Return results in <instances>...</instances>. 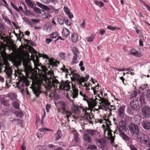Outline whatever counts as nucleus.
Returning a JSON list of instances; mask_svg holds the SVG:
<instances>
[{
  "instance_id": "40",
  "label": "nucleus",
  "mask_w": 150,
  "mask_h": 150,
  "mask_svg": "<svg viewBox=\"0 0 150 150\" xmlns=\"http://www.w3.org/2000/svg\"><path fill=\"white\" fill-rule=\"evenodd\" d=\"M63 72H64L66 73V76L67 77V75H69V72L68 71V69L66 68L64 66V67L63 68L61 69Z\"/></svg>"
},
{
  "instance_id": "3",
  "label": "nucleus",
  "mask_w": 150,
  "mask_h": 150,
  "mask_svg": "<svg viewBox=\"0 0 150 150\" xmlns=\"http://www.w3.org/2000/svg\"><path fill=\"white\" fill-rule=\"evenodd\" d=\"M16 84L18 88H20V85L22 87H23L25 86H29L30 82L26 77L23 76L20 77L19 81L16 83Z\"/></svg>"
},
{
  "instance_id": "41",
  "label": "nucleus",
  "mask_w": 150,
  "mask_h": 150,
  "mask_svg": "<svg viewBox=\"0 0 150 150\" xmlns=\"http://www.w3.org/2000/svg\"><path fill=\"white\" fill-rule=\"evenodd\" d=\"M107 28L111 30H114L116 29H120V28L113 27L111 25H109L107 27Z\"/></svg>"
},
{
  "instance_id": "10",
  "label": "nucleus",
  "mask_w": 150,
  "mask_h": 150,
  "mask_svg": "<svg viewBox=\"0 0 150 150\" xmlns=\"http://www.w3.org/2000/svg\"><path fill=\"white\" fill-rule=\"evenodd\" d=\"M6 45L3 42L0 41V58H4L7 54L6 52Z\"/></svg>"
},
{
  "instance_id": "45",
  "label": "nucleus",
  "mask_w": 150,
  "mask_h": 150,
  "mask_svg": "<svg viewBox=\"0 0 150 150\" xmlns=\"http://www.w3.org/2000/svg\"><path fill=\"white\" fill-rule=\"evenodd\" d=\"M42 16L44 18H49L50 17H51V16L47 13H43L42 14Z\"/></svg>"
},
{
  "instance_id": "31",
  "label": "nucleus",
  "mask_w": 150,
  "mask_h": 150,
  "mask_svg": "<svg viewBox=\"0 0 150 150\" xmlns=\"http://www.w3.org/2000/svg\"><path fill=\"white\" fill-rule=\"evenodd\" d=\"M13 106L16 109H18L20 105L19 101L18 100H15L12 103Z\"/></svg>"
},
{
  "instance_id": "14",
  "label": "nucleus",
  "mask_w": 150,
  "mask_h": 150,
  "mask_svg": "<svg viewBox=\"0 0 150 150\" xmlns=\"http://www.w3.org/2000/svg\"><path fill=\"white\" fill-rule=\"evenodd\" d=\"M32 90L33 93L35 94L36 97L39 96L42 93L41 91V87L40 86L38 87L35 86H31L30 87Z\"/></svg>"
},
{
  "instance_id": "60",
  "label": "nucleus",
  "mask_w": 150,
  "mask_h": 150,
  "mask_svg": "<svg viewBox=\"0 0 150 150\" xmlns=\"http://www.w3.org/2000/svg\"><path fill=\"white\" fill-rule=\"evenodd\" d=\"M42 2L45 3L46 4H49L50 2V0H40Z\"/></svg>"
},
{
  "instance_id": "54",
  "label": "nucleus",
  "mask_w": 150,
  "mask_h": 150,
  "mask_svg": "<svg viewBox=\"0 0 150 150\" xmlns=\"http://www.w3.org/2000/svg\"><path fill=\"white\" fill-rule=\"evenodd\" d=\"M59 55L63 59H64L65 57V54L64 53L61 52L59 54Z\"/></svg>"
},
{
  "instance_id": "8",
  "label": "nucleus",
  "mask_w": 150,
  "mask_h": 150,
  "mask_svg": "<svg viewBox=\"0 0 150 150\" xmlns=\"http://www.w3.org/2000/svg\"><path fill=\"white\" fill-rule=\"evenodd\" d=\"M83 100L87 102L89 106L91 107L96 106L97 103L95 100H93V98H88V96L86 95L83 96Z\"/></svg>"
},
{
  "instance_id": "24",
  "label": "nucleus",
  "mask_w": 150,
  "mask_h": 150,
  "mask_svg": "<svg viewBox=\"0 0 150 150\" xmlns=\"http://www.w3.org/2000/svg\"><path fill=\"white\" fill-rule=\"evenodd\" d=\"M83 108L82 107H80L79 106H77L75 105L73 108L72 110L75 113L78 114L80 112L81 109H82L83 110Z\"/></svg>"
},
{
  "instance_id": "43",
  "label": "nucleus",
  "mask_w": 150,
  "mask_h": 150,
  "mask_svg": "<svg viewBox=\"0 0 150 150\" xmlns=\"http://www.w3.org/2000/svg\"><path fill=\"white\" fill-rule=\"evenodd\" d=\"M89 77V75L88 74L86 75L85 77H81L82 79L81 80L82 81H83V82H86L88 80V79Z\"/></svg>"
},
{
  "instance_id": "34",
  "label": "nucleus",
  "mask_w": 150,
  "mask_h": 150,
  "mask_svg": "<svg viewBox=\"0 0 150 150\" xmlns=\"http://www.w3.org/2000/svg\"><path fill=\"white\" fill-rule=\"evenodd\" d=\"M71 39L73 42H76L78 40V36L76 34L74 33L71 35Z\"/></svg>"
},
{
  "instance_id": "20",
  "label": "nucleus",
  "mask_w": 150,
  "mask_h": 150,
  "mask_svg": "<svg viewBox=\"0 0 150 150\" xmlns=\"http://www.w3.org/2000/svg\"><path fill=\"white\" fill-rule=\"evenodd\" d=\"M96 141L100 144V145H99V147L102 149V150H103L104 147L106 145V140L103 139H97Z\"/></svg>"
},
{
  "instance_id": "51",
  "label": "nucleus",
  "mask_w": 150,
  "mask_h": 150,
  "mask_svg": "<svg viewBox=\"0 0 150 150\" xmlns=\"http://www.w3.org/2000/svg\"><path fill=\"white\" fill-rule=\"evenodd\" d=\"M39 130L41 132H46L47 131H50V129H47L45 128H42L40 129Z\"/></svg>"
},
{
  "instance_id": "38",
  "label": "nucleus",
  "mask_w": 150,
  "mask_h": 150,
  "mask_svg": "<svg viewBox=\"0 0 150 150\" xmlns=\"http://www.w3.org/2000/svg\"><path fill=\"white\" fill-rule=\"evenodd\" d=\"M15 114L17 117H21L23 116V112L20 110L16 111L15 112Z\"/></svg>"
},
{
  "instance_id": "17",
  "label": "nucleus",
  "mask_w": 150,
  "mask_h": 150,
  "mask_svg": "<svg viewBox=\"0 0 150 150\" xmlns=\"http://www.w3.org/2000/svg\"><path fill=\"white\" fill-rule=\"evenodd\" d=\"M72 91L71 92V96L73 98H77L78 96L79 91L76 88L75 85L72 87Z\"/></svg>"
},
{
  "instance_id": "4",
  "label": "nucleus",
  "mask_w": 150,
  "mask_h": 150,
  "mask_svg": "<svg viewBox=\"0 0 150 150\" xmlns=\"http://www.w3.org/2000/svg\"><path fill=\"white\" fill-rule=\"evenodd\" d=\"M141 101L138 100L135 97L132 98L130 99V105L131 107L136 110L139 109Z\"/></svg>"
},
{
  "instance_id": "48",
  "label": "nucleus",
  "mask_w": 150,
  "mask_h": 150,
  "mask_svg": "<svg viewBox=\"0 0 150 150\" xmlns=\"http://www.w3.org/2000/svg\"><path fill=\"white\" fill-rule=\"evenodd\" d=\"M12 122H15L16 123L17 125H19L21 123V121L19 119H13L11 121Z\"/></svg>"
},
{
  "instance_id": "61",
  "label": "nucleus",
  "mask_w": 150,
  "mask_h": 150,
  "mask_svg": "<svg viewBox=\"0 0 150 150\" xmlns=\"http://www.w3.org/2000/svg\"><path fill=\"white\" fill-rule=\"evenodd\" d=\"M65 23L68 26H70L71 25V22H69L68 19L66 20L65 19Z\"/></svg>"
},
{
  "instance_id": "16",
  "label": "nucleus",
  "mask_w": 150,
  "mask_h": 150,
  "mask_svg": "<svg viewBox=\"0 0 150 150\" xmlns=\"http://www.w3.org/2000/svg\"><path fill=\"white\" fill-rule=\"evenodd\" d=\"M53 83L54 86H53V87L55 88H56L58 90H63V87L61 83V82L60 83L59 82L57 79H55Z\"/></svg>"
},
{
  "instance_id": "32",
  "label": "nucleus",
  "mask_w": 150,
  "mask_h": 150,
  "mask_svg": "<svg viewBox=\"0 0 150 150\" xmlns=\"http://www.w3.org/2000/svg\"><path fill=\"white\" fill-rule=\"evenodd\" d=\"M54 80L55 79L51 78L50 79H48L46 80V81L47 83L48 86L53 87V86H54V84H53V82Z\"/></svg>"
},
{
  "instance_id": "50",
  "label": "nucleus",
  "mask_w": 150,
  "mask_h": 150,
  "mask_svg": "<svg viewBox=\"0 0 150 150\" xmlns=\"http://www.w3.org/2000/svg\"><path fill=\"white\" fill-rule=\"evenodd\" d=\"M10 99L13 100L15 99L16 97V96L14 94H11L9 96Z\"/></svg>"
},
{
  "instance_id": "64",
  "label": "nucleus",
  "mask_w": 150,
  "mask_h": 150,
  "mask_svg": "<svg viewBox=\"0 0 150 150\" xmlns=\"http://www.w3.org/2000/svg\"><path fill=\"white\" fill-rule=\"evenodd\" d=\"M25 14L28 16L30 15L31 14V13L29 10H26L25 13L24 12Z\"/></svg>"
},
{
  "instance_id": "5",
  "label": "nucleus",
  "mask_w": 150,
  "mask_h": 150,
  "mask_svg": "<svg viewBox=\"0 0 150 150\" xmlns=\"http://www.w3.org/2000/svg\"><path fill=\"white\" fill-rule=\"evenodd\" d=\"M66 104L64 102H62L60 103V108L61 109L62 112V114L63 115H66V117L68 120L69 117L72 114V113L70 111H69L66 110Z\"/></svg>"
},
{
  "instance_id": "58",
  "label": "nucleus",
  "mask_w": 150,
  "mask_h": 150,
  "mask_svg": "<svg viewBox=\"0 0 150 150\" xmlns=\"http://www.w3.org/2000/svg\"><path fill=\"white\" fill-rule=\"evenodd\" d=\"M115 106L113 105L111 106L110 108V109L109 108H108V109L109 110L110 115H111L112 114L111 111H112V110H115Z\"/></svg>"
},
{
  "instance_id": "30",
  "label": "nucleus",
  "mask_w": 150,
  "mask_h": 150,
  "mask_svg": "<svg viewBox=\"0 0 150 150\" xmlns=\"http://www.w3.org/2000/svg\"><path fill=\"white\" fill-rule=\"evenodd\" d=\"M62 34L64 36L67 37L69 34L70 31L67 28L63 27L62 32Z\"/></svg>"
},
{
  "instance_id": "11",
  "label": "nucleus",
  "mask_w": 150,
  "mask_h": 150,
  "mask_svg": "<svg viewBox=\"0 0 150 150\" xmlns=\"http://www.w3.org/2000/svg\"><path fill=\"white\" fill-rule=\"evenodd\" d=\"M107 129L108 131L107 135L108 137H109L108 139L110 140L111 144H113L114 143L115 137L112 136V132L115 134V132L111 130L110 129V126H108Z\"/></svg>"
},
{
  "instance_id": "28",
  "label": "nucleus",
  "mask_w": 150,
  "mask_h": 150,
  "mask_svg": "<svg viewBox=\"0 0 150 150\" xmlns=\"http://www.w3.org/2000/svg\"><path fill=\"white\" fill-rule=\"evenodd\" d=\"M5 71L6 74L8 77H11L12 75V71L11 69L9 67H6L5 68Z\"/></svg>"
},
{
  "instance_id": "26",
  "label": "nucleus",
  "mask_w": 150,
  "mask_h": 150,
  "mask_svg": "<svg viewBox=\"0 0 150 150\" xmlns=\"http://www.w3.org/2000/svg\"><path fill=\"white\" fill-rule=\"evenodd\" d=\"M62 134L60 130H58L57 132L54 134L55 141L58 140L62 137Z\"/></svg>"
},
{
  "instance_id": "49",
  "label": "nucleus",
  "mask_w": 150,
  "mask_h": 150,
  "mask_svg": "<svg viewBox=\"0 0 150 150\" xmlns=\"http://www.w3.org/2000/svg\"><path fill=\"white\" fill-rule=\"evenodd\" d=\"M11 5L12 6L13 8H14L16 11L18 12L20 11L19 10L18 8L13 3L11 2L10 3Z\"/></svg>"
},
{
  "instance_id": "36",
  "label": "nucleus",
  "mask_w": 150,
  "mask_h": 150,
  "mask_svg": "<svg viewBox=\"0 0 150 150\" xmlns=\"http://www.w3.org/2000/svg\"><path fill=\"white\" fill-rule=\"evenodd\" d=\"M1 104L4 106H8L9 105L8 100L5 99H1Z\"/></svg>"
},
{
  "instance_id": "13",
  "label": "nucleus",
  "mask_w": 150,
  "mask_h": 150,
  "mask_svg": "<svg viewBox=\"0 0 150 150\" xmlns=\"http://www.w3.org/2000/svg\"><path fill=\"white\" fill-rule=\"evenodd\" d=\"M142 113L145 118H148L150 117V108L149 107L144 106L142 109Z\"/></svg>"
},
{
  "instance_id": "25",
  "label": "nucleus",
  "mask_w": 150,
  "mask_h": 150,
  "mask_svg": "<svg viewBox=\"0 0 150 150\" xmlns=\"http://www.w3.org/2000/svg\"><path fill=\"white\" fill-rule=\"evenodd\" d=\"M83 139L85 142L88 143H90L91 139L88 133H85L83 134Z\"/></svg>"
},
{
  "instance_id": "62",
  "label": "nucleus",
  "mask_w": 150,
  "mask_h": 150,
  "mask_svg": "<svg viewBox=\"0 0 150 150\" xmlns=\"http://www.w3.org/2000/svg\"><path fill=\"white\" fill-rule=\"evenodd\" d=\"M52 41V40L50 38H47L45 40V42L47 44H49Z\"/></svg>"
},
{
  "instance_id": "63",
  "label": "nucleus",
  "mask_w": 150,
  "mask_h": 150,
  "mask_svg": "<svg viewBox=\"0 0 150 150\" xmlns=\"http://www.w3.org/2000/svg\"><path fill=\"white\" fill-rule=\"evenodd\" d=\"M146 95L150 100V89H148L147 90Z\"/></svg>"
},
{
  "instance_id": "19",
  "label": "nucleus",
  "mask_w": 150,
  "mask_h": 150,
  "mask_svg": "<svg viewBox=\"0 0 150 150\" xmlns=\"http://www.w3.org/2000/svg\"><path fill=\"white\" fill-rule=\"evenodd\" d=\"M145 134H140V135H138L137 137V141L140 142L141 143H146L147 142V140L145 139Z\"/></svg>"
},
{
  "instance_id": "15",
  "label": "nucleus",
  "mask_w": 150,
  "mask_h": 150,
  "mask_svg": "<svg viewBox=\"0 0 150 150\" xmlns=\"http://www.w3.org/2000/svg\"><path fill=\"white\" fill-rule=\"evenodd\" d=\"M125 105L121 106L119 108L118 110L117 115L119 117L121 118L124 117L125 115Z\"/></svg>"
},
{
  "instance_id": "23",
  "label": "nucleus",
  "mask_w": 150,
  "mask_h": 150,
  "mask_svg": "<svg viewBox=\"0 0 150 150\" xmlns=\"http://www.w3.org/2000/svg\"><path fill=\"white\" fill-rule=\"evenodd\" d=\"M71 74L72 75V77H71V78L72 81H74L75 80L78 81L80 79V75L79 74H77L75 72V71L72 72Z\"/></svg>"
},
{
  "instance_id": "53",
  "label": "nucleus",
  "mask_w": 150,
  "mask_h": 150,
  "mask_svg": "<svg viewBox=\"0 0 150 150\" xmlns=\"http://www.w3.org/2000/svg\"><path fill=\"white\" fill-rule=\"evenodd\" d=\"M64 12L67 14L70 12L69 9L67 7H64Z\"/></svg>"
},
{
  "instance_id": "59",
  "label": "nucleus",
  "mask_w": 150,
  "mask_h": 150,
  "mask_svg": "<svg viewBox=\"0 0 150 150\" xmlns=\"http://www.w3.org/2000/svg\"><path fill=\"white\" fill-rule=\"evenodd\" d=\"M51 106L50 105L47 104L46 105V109L47 112H49V109L50 108Z\"/></svg>"
},
{
  "instance_id": "7",
  "label": "nucleus",
  "mask_w": 150,
  "mask_h": 150,
  "mask_svg": "<svg viewBox=\"0 0 150 150\" xmlns=\"http://www.w3.org/2000/svg\"><path fill=\"white\" fill-rule=\"evenodd\" d=\"M61 83L62 84L63 87V90H64V91L66 90L67 91H69L70 89V84L71 85L72 87L73 86L75 85L72 82H69L68 80L64 81L63 80H62L61 81Z\"/></svg>"
},
{
  "instance_id": "39",
  "label": "nucleus",
  "mask_w": 150,
  "mask_h": 150,
  "mask_svg": "<svg viewBox=\"0 0 150 150\" xmlns=\"http://www.w3.org/2000/svg\"><path fill=\"white\" fill-rule=\"evenodd\" d=\"M88 149L94 150L97 149V147L96 146L93 144H89L87 148Z\"/></svg>"
},
{
  "instance_id": "42",
  "label": "nucleus",
  "mask_w": 150,
  "mask_h": 150,
  "mask_svg": "<svg viewBox=\"0 0 150 150\" xmlns=\"http://www.w3.org/2000/svg\"><path fill=\"white\" fill-rule=\"evenodd\" d=\"M95 38L94 35H91L90 37H87L86 38V40L88 42H92L94 38Z\"/></svg>"
},
{
  "instance_id": "33",
  "label": "nucleus",
  "mask_w": 150,
  "mask_h": 150,
  "mask_svg": "<svg viewBox=\"0 0 150 150\" xmlns=\"http://www.w3.org/2000/svg\"><path fill=\"white\" fill-rule=\"evenodd\" d=\"M130 55H132L137 57H140L142 56V54L139 53L137 51L135 50L134 52H131L129 53Z\"/></svg>"
},
{
  "instance_id": "18",
  "label": "nucleus",
  "mask_w": 150,
  "mask_h": 150,
  "mask_svg": "<svg viewBox=\"0 0 150 150\" xmlns=\"http://www.w3.org/2000/svg\"><path fill=\"white\" fill-rule=\"evenodd\" d=\"M119 128L118 129V131H125L126 130V123L123 120H121L119 123Z\"/></svg>"
},
{
  "instance_id": "12",
  "label": "nucleus",
  "mask_w": 150,
  "mask_h": 150,
  "mask_svg": "<svg viewBox=\"0 0 150 150\" xmlns=\"http://www.w3.org/2000/svg\"><path fill=\"white\" fill-rule=\"evenodd\" d=\"M83 112L85 113L84 120L85 119L86 120L89 122L90 123L93 124V120H92V118L93 117V116L92 115V113H91V115L90 113L87 112V110H85L84 108L83 109Z\"/></svg>"
},
{
  "instance_id": "9",
  "label": "nucleus",
  "mask_w": 150,
  "mask_h": 150,
  "mask_svg": "<svg viewBox=\"0 0 150 150\" xmlns=\"http://www.w3.org/2000/svg\"><path fill=\"white\" fill-rule=\"evenodd\" d=\"M42 57L48 60L49 64L53 66L56 67L59 62L57 61L54 60L52 58H49L46 54H43Z\"/></svg>"
},
{
  "instance_id": "1",
  "label": "nucleus",
  "mask_w": 150,
  "mask_h": 150,
  "mask_svg": "<svg viewBox=\"0 0 150 150\" xmlns=\"http://www.w3.org/2000/svg\"><path fill=\"white\" fill-rule=\"evenodd\" d=\"M47 69L45 66L38 64L33 69L31 66L26 65L24 66V71L25 75L29 78H33L36 76L38 74L41 75L46 74Z\"/></svg>"
},
{
  "instance_id": "56",
  "label": "nucleus",
  "mask_w": 150,
  "mask_h": 150,
  "mask_svg": "<svg viewBox=\"0 0 150 150\" xmlns=\"http://www.w3.org/2000/svg\"><path fill=\"white\" fill-rule=\"evenodd\" d=\"M3 19H4L5 22L10 23L11 21L8 18L7 16H5V17H3Z\"/></svg>"
},
{
  "instance_id": "35",
  "label": "nucleus",
  "mask_w": 150,
  "mask_h": 150,
  "mask_svg": "<svg viewBox=\"0 0 150 150\" xmlns=\"http://www.w3.org/2000/svg\"><path fill=\"white\" fill-rule=\"evenodd\" d=\"M86 132L89 134L93 136L95 135L96 133V131L93 129H87L86 130Z\"/></svg>"
},
{
  "instance_id": "47",
  "label": "nucleus",
  "mask_w": 150,
  "mask_h": 150,
  "mask_svg": "<svg viewBox=\"0 0 150 150\" xmlns=\"http://www.w3.org/2000/svg\"><path fill=\"white\" fill-rule=\"evenodd\" d=\"M58 34L57 33L54 32L50 35V38H55L58 36Z\"/></svg>"
},
{
  "instance_id": "37",
  "label": "nucleus",
  "mask_w": 150,
  "mask_h": 150,
  "mask_svg": "<svg viewBox=\"0 0 150 150\" xmlns=\"http://www.w3.org/2000/svg\"><path fill=\"white\" fill-rule=\"evenodd\" d=\"M25 2L29 7L31 8H33L34 4L30 0H25Z\"/></svg>"
},
{
  "instance_id": "52",
  "label": "nucleus",
  "mask_w": 150,
  "mask_h": 150,
  "mask_svg": "<svg viewBox=\"0 0 150 150\" xmlns=\"http://www.w3.org/2000/svg\"><path fill=\"white\" fill-rule=\"evenodd\" d=\"M58 21L59 22V23L61 25H63L64 23V21H65V19L64 18H62L61 19H59L57 18Z\"/></svg>"
},
{
  "instance_id": "46",
  "label": "nucleus",
  "mask_w": 150,
  "mask_h": 150,
  "mask_svg": "<svg viewBox=\"0 0 150 150\" xmlns=\"http://www.w3.org/2000/svg\"><path fill=\"white\" fill-rule=\"evenodd\" d=\"M33 10L36 13H41V9L37 7H33Z\"/></svg>"
},
{
  "instance_id": "57",
  "label": "nucleus",
  "mask_w": 150,
  "mask_h": 150,
  "mask_svg": "<svg viewBox=\"0 0 150 150\" xmlns=\"http://www.w3.org/2000/svg\"><path fill=\"white\" fill-rule=\"evenodd\" d=\"M24 21L26 22L27 23L29 24L31 26L32 23L30 22V21L26 18H25L24 19Z\"/></svg>"
},
{
  "instance_id": "22",
  "label": "nucleus",
  "mask_w": 150,
  "mask_h": 150,
  "mask_svg": "<svg viewBox=\"0 0 150 150\" xmlns=\"http://www.w3.org/2000/svg\"><path fill=\"white\" fill-rule=\"evenodd\" d=\"M52 28V25L49 23H47L44 25L43 29L45 31L49 33L51 31Z\"/></svg>"
},
{
  "instance_id": "55",
  "label": "nucleus",
  "mask_w": 150,
  "mask_h": 150,
  "mask_svg": "<svg viewBox=\"0 0 150 150\" xmlns=\"http://www.w3.org/2000/svg\"><path fill=\"white\" fill-rule=\"evenodd\" d=\"M86 24V22L85 20H83L82 23L80 25V27L82 28H83L85 25Z\"/></svg>"
},
{
  "instance_id": "2",
  "label": "nucleus",
  "mask_w": 150,
  "mask_h": 150,
  "mask_svg": "<svg viewBox=\"0 0 150 150\" xmlns=\"http://www.w3.org/2000/svg\"><path fill=\"white\" fill-rule=\"evenodd\" d=\"M129 129L132 134L136 135L137 137L138 135H140V134H142L140 132V128L137 125L132 123L128 126Z\"/></svg>"
},
{
  "instance_id": "21",
  "label": "nucleus",
  "mask_w": 150,
  "mask_h": 150,
  "mask_svg": "<svg viewBox=\"0 0 150 150\" xmlns=\"http://www.w3.org/2000/svg\"><path fill=\"white\" fill-rule=\"evenodd\" d=\"M142 125L145 129H150V122L147 120H143L141 122Z\"/></svg>"
},
{
  "instance_id": "44",
  "label": "nucleus",
  "mask_w": 150,
  "mask_h": 150,
  "mask_svg": "<svg viewBox=\"0 0 150 150\" xmlns=\"http://www.w3.org/2000/svg\"><path fill=\"white\" fill-rule=\"evenodd\" d=\"M106 117H105V118H104V119L105 120V121H104V122H105V123H106V127L107 128L108 126H109V125H111V124L110 121V120L109 119H106L105 118Z\"/></svg>"
},
{
  "instance_id": "29",
  "label": "nucleus",
  "mask_w": 150,
  "mask_h": 150,
  "mask_svg": "<svg viewBox=\"0 0 150 150\" xmlns=\"http://www.w3.org/2000/svg\"><path fill=\"white\" fill-rule=\"evenodd\" d=\"M122 131H119L120 136L125 141H127L129 140L128 137Z\"/></svg>"
},
{
  "instance_id": "6",
  "label": "nucleus",
  "mask_w": 150,
  "mask_h": 150,
  "mask_svg": "<svg viewBox=\"0 0 150 150\" xmlns=\"http://www.w3.org/2000/svg\"><path fill=\"white\" fill-rule=\"evenodd\" d=\"M72 51L74 55L71 62V64H73L78 62L77 61V59L79 57L80 53L78 49L75 47H74L72 48Z\"/></svg>"
},
{
  "instance_id": "27",
  "label": "nucleus",
  "mask_w": 150,
  "mask_h": 150,
  "mask_svg": "<svg viewBox=\"0 0 150 150\" xmlns=\"http://www.w3.org/2000/svg\"><path fill=\"white\" fill-rule=\"evenodd\" d=\"M98 97L100 98V101L101 103L104 104L105 105H109L110 104V103L108 101V99L104 97L100 98V95H98Z\"/></svg>"
}]
</instances>
